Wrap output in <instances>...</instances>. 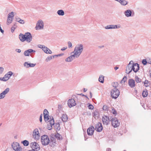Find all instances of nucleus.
Masks as SVG:
<instances>
[{"label":"nucleus","mask_w":151,"mask_h":151,"mask_svg":"<svg viewBox=\"0 0 151 151\" xmlns=\"http://www.w3.org/2000/svg\"><path fill=\"white\" fill-rule=\"evenodd\" d=\"M33 137L36 140L38 139L40 137L39 131L37 129H35L33 132Z\"/></svg>","instance_id":"8"},{"label":"nucleus","mask_w":151,"mask_h":151,"mask_svg":"<svg viewBox=\"0 0 151 151\" xmlns=\"http://www.w3.org/2000/svg\"><path fill=\"white\" fill-rule=\"evenodd\" d=\"M119 91L116 88L112 89L111 92V96L113 98L116 99L119 95Z\"/></svg>","instance_id":"3"},{"label":"nucleus","mask_w":151,"mask_h":151,"mask_svg":"<svg viewBox=\"0 0 151 151\" xmlns=\"http://www.w3.org/2000/svg\"><path fill=\"white\" fill-rule=\"evenodd\" d=\"M51 142H52L51 141L50 142V145L51 146H55V142H52V144H51Z\"/></svg>","instance_id":"58"},{"label":"nucleus","mask_w":151,"mask_h":151,"mask_svg":"<svg viewBox=\"0 0 151 151\" xmlns=\"http://www.w3.org/2000/svg\"><path fill=\"white\" fill-rule=\"evenodd\" d=\"M4 68L1 67H0V74H1L4 72Z\"/></svg>","instance_id":"49"},{"label":"nucleus","mask_w":151,"mask_h":151,"mask_svg":"<svg viewBox=\"0 0 151 151\" xmlns=\"http://www.w3.org/2000/svg\"><path fill=\"white\" fill-rule=\"evenodd\" d=\"M83 49V45L82 44H78L75 47L73 51L71 53V54H73L77 58L82 52Z\"/></svg>","instance_id":"1"},{"label":"nucleus","mask_w":151,"mask_h":151,"mask_svg":"<svg viewBox=\"0 0 151 151\" xmlns=\"http://www.w3.org/2000/svg\"><path fill=\"white\" fill-rule=\"evenodd\" d=\"M43 47H43V48L42 50L44 51L45 53L46 54H50L52 53V52L47 47L45 46Z\"/></svg>","instance_id":"23"},{"label":"nucleus","mask_w":151,"mask_h":151,"mask_svg":"<svg viewBox=\"0 0 151 151\" xmlns=\"http://www.w3.org/2000/svg\"><path fill=\"white\" fill-rule=\"evenodd\" d=\"M68 47L69 48H72V43L71 42H70V41H69L68 42Z\"/></svg>","instance_id":"45"},{"label":"nucleus","mask_w":151,"mask_h":151,"mask_svg":"<svg viewBox=\"0 0 151 151\" xmlns=\"http://www.w3.org/2000/svg\"><path fill=\"white\" fill-rule=\"evenodd\" d=\"M19 21V22H19L20 24H23L24 23V22L23 20L21 19Z\"/></svg>","instance_id":"54"},{"label":"nucleus","mask_w":151,"mask_h":151,"mask_svg":"<svg viewBox=\"0 0 151 151\" xmlns=\"http://www.w3.org/2000/svg\"><path fill=\"white\" fill-rule=\"evenodd\" d=\"M13 73L12 72L10 71L7 73L5 75V77L8 80L11 76L13 75Z\"/></svg>","instance_id":"24"},{"label":"nucleus","mask_w":151,"mask_h":151,"mask_svg":"<svg viewBox=\"0 0 151 151\" xmlns=\"http://www.w3.org/2000/svg\"><path fill=\"white\" fill-rule=\"evenodd\" d=\"M44 23L43 21L40 19L37 22L35 28L37 30L42 29H44Z\"/></svg>","instance_id":"4"},{"label":"nucleus","mask_w":151,"mask_h":151,"mask_svg":"<svg viewBox=\"0 0 151 151\" xmlns=\"http://www.w3.org/2000/svg\"><path fill=\"white\" fill-rule=\"evenodd\" d=\"M55 137L58 139L60 140L62 139V136L59 134L58 133L56 134Z\"/></svg>","instance_id":"34"},{"label":"nucleus","mask_w":151,"mask_h":151,"mask_svg":"<svg viewBox=\"0 0 151 151\" xmlns=\"http://www.w3.org/2000/svg\"><path fill=\"white\" fill-rule=\"evenodd\" d=\"M103 109L105 111H106L108 109V107L106 105H104L103 107Z\"/></svg>","instance_id":"48"},{"label":"nucleus","mask_w":151,"mask_h":151,"mask_svg":"<svg viewBox=\"0 0 151 151\" xmlns=\"http://www.w3.org/2000/svg\"><path fill=\"white\" fill-rule=\"evenodd\" d=\"M45 46L44 45H38V47L39 48H41L42 49L43 48V47H44V46Z\"/></svg>","instance_id":"56"},{"label":"nucleus","mask_w":151,"mask_h":151,"mask_svg":"<svg viewBox=\"0 0 151 151\" xmlns=\"http://www.w3.org/2000/svg\"><path fill=\"white\" fill-rule=\"evenodd\" d=\"M102 120L104 124L107 125L109 124L110 120L109 117L107 116H103Z\"/></svg>","instance_id":"12"},{"label":"nucleus","mask_w":151,"mask_h":151,"mask_svg":"<svg viewBox=\"0 0 151 151\" xmlns=\"http://www.w3.org/2000/svg\"><path fill=\"white\" fill-rule=\"evenodd\" d=\"M76 58H77L73 54H72L70 56L65 59V61L67 62H71L74 59Z\"/></svg>","instance_id":"20"},{"label":"nucleus","mask_w":151,"mask_h":151,"mask_svg":"<svg viewBox=\"0 0 151 151\" xmlns=\"http://www.w3.org/2000/svg\"><path fill=\"white\" fill-rule=\"evenodd\" d=\"M118 1L122 6H126L128 3V2L126 0H115Z\"/></svg>","instance_id":"22"},{"label":"nucleus","mask_w":151,"mask_h":151,"mask_svg":"<svg viewBox=\"0 0 151 151\" xmlns=\"http://www.w3.org/2000/svg\"><path fill=\"white\" fill-rule=\"evenodd\" d=\"M36 51L32 49H29L25 50L24 52V55L25 56H29L30 54L32 52H35Z\"/></svg>","instance_id":"18"},{"label":"nucleus","mask_w":151,"mask_h":151,"mask_svg":"<svg viewBox=\"0 0 151 151\" xmlns=\"http://www.w3.org/2000/svg\"><path fill=\"white\" fill-rule=\"evenodd\" d=\"M42 114H41L40 116V122H42Z\"/></svg>","instance_id":"59"},{"label":"nucleus","mask_w":151,"mask_h":151,"mask_svg":"<svg viewBox=\"0 0 151 151\" xmlns=\"http://www.w3.org/2000/svg\"><path fill=\"white\" fill-rule=\"evenodd\" d=\"M25 41L28 43L30 42L32 40V37L31 33L27 32L25 33Z\"/></svg>","instance_id":"10"},{"label":"nucleus","mask_w":151,"mask_h":151,"mask_svg":"<svg viewBox=\"0 0 151 151\" xmlns=\"http://www.w3.org/2000/svg\"><path fill=\"white\" fill-rule=\"evenodd\" d=\"M16 51L18 53H20L21 52V50L19 49H16Z\"/></svg>","instance_id":"60"},{"label":"nucleus","mask_w":151,"mask_h":151,"mask_svg":"<svg viewBox=\"0 0 151 151\" xmlns=\"http://www.w3.org/2000/svg\"><path fill=\"white\" fill-rule=\"evenodd\" d=\"M93 114V116H96L98 114V112L97 111H95L94 112Z\"/></svg>","instance_id":"55"},{"label":"nucleus","mask_w":151,"mask_h":151,"mask_svg":"<svg viewBox=\"0 0 151 151\" xmlns=\"http://www.w3.org/2000/svg\"><path fill=\"white\" fill-rule=\"evenodd\" d=\"M36 65V64L29 63L28 62H25L24 63V66L26 68H28L29 67H34Z\"/></svg>","instance_id":"21"},{"label":"nucleus","mask_w":151,"mask_h":151,"mask_svg":"<svg viewBox=\"0 0 151 151\" xmlns=\"http://www.w3.org/2000/svg\"><path fill=\"white\" fill-rule=\"evenodd\" d=\"M127 79V77L126 76H124L122 80L121 81V83H124L126 81Z\"/></svg>","instance_id":"38"},{"label":"nucleus","mask_w":151,"mask_h":151,"mask_svg":"<svg viewBox=\"0 0 151 151\" xmlns=\"http://www.w3.org/2000/svg\"><path fill=\"white\" fill-rule=\"evenodd\" d=\"M19 38L20 40L22 42H24L25 41V34L23 35L20 34L19 36Z\"/></svg>","instance_id":"26"},{"label":"nucleus","mask_w":151,"mask_h":151,"mask_svg":"<svg viewBox=\"0 0 151 151\" xmlns=\"http://www.w3.org/2000/svg\"><path fill=\"white\" fill-rule=\"evenodd\" d=\"M94 128L93 126H91L87 130V133L89 135H92L94 132Z\"/></svg>","instance_id":"19"},{"label":"nucleus","mask_w":151,"mask_h":151,"mask_svg":"<svg viewBox=\"0 0 151 151\" xmlns=\"http://www.w3.org/2000/svg\"><path fill=\"white\" fill-rule=\"evenodd\" d=\"M53 125H54V127L56 129V130H59L60 129V124L58 123H56L55 124L54 123Z\"/></svg>","instance_id":"27"},{"label":"nucleus","mask_w":151,"mask_h":151,"mask_svg":"<svg viewBox=\"0 0 151 151\" xmlns=\"http://www.w3.org/2000/svg\"><path fill=\"white\" fill-rule=\"evenodd\" d=\"M142 96L144 97H145L147 96L148 95V93L147 90L144 91L142 93Z\"/></svg>","instance_id":"31"},{"label":"nucleus","mask_w":151,"mask_h":151,"mask_svg":"<svg viewBox=\"0 0 151 151\" xmlns=\"http://www.w3.org/2000/svg\"><path fill=\"white\" fill-rule=\"evenodd\" d=\"M51 59H52V57L51 56H48L45 59V61L46 62H48Z\"/></svg>","instance_id":"44"},{"label":"nucleus","mask_w":151,"mask_h":151,"mask_svg":"<svg viewBox=\"0 0 151 151\" xmlns=\"http://www.w3.org/2000/svg\"><path fill=\"white\" fill-rule=\"evenodd\" d=\"M105 28L106 29H114V25H110L106 26Z\"/></svg>","instance_id":"33"},{"label":"nucleus","mask_w":151,"mask_h":151,"mask_svg":"<svg viewBox=\"0 0 151 151\" xmlns=\"http://www.w3.org/2000/svg\"><path fill=\"white\" fill-rule=\"evenodd\" d=\"M54 124V121L53 119H50L48 122L47 128L49 130H51L52 129V126Z\"/></svg>","instance_id":"15"},{"label":"nucleus","mask_w":151,"mask_h":151,"mask_svg":"<svg viewBox=\"0 0 151 151\" xmlns=\"http://www.w3.org/2000/svg\"><path fill=\"white\" fill-rule=\"evenodd\" d=\"M132 69L135 73L137 72L139 69V65L137 63H134L133 62L132 64Z\"/></svg>","instance_id":"14"},{"label":"nucleus","mask_w":151,"mask_h":151,"mask_svg":"<svg viewBox=\"0 0 151 151\" xmlns=\"http://www.w3.org/2000/svg\"><path fill=\"white\" fill-rule=\"evenodd\" d=\"M61 119L63 122H66L68 120V118L66 114H63L61 117Z\"/></svg>","instance_id":"25"},{"label":"nucleus","mask_w":151,"mask_h":151,"mask_svg":"<svg viewBox=\"0 0 151 151\" xmlns=\"http://www.w3.org/2000/svg\"><path fill=\"white\" fill-rule=\"evenodd\" d=\"M30 146L32 148V150L35 151H38L40 150L39 145L35 142L31 143Z\"/></svg>","instance_id":"6"},{"label":"nucleus","mask_w":151,"mask_h":151,"mask_svg":"<svg viewBox=\"0 0 151 151\" xmlns=\"http://www.w3.org/2000/svg\"><path fill=\"white\" fill-rule=\"evenodd\" d=\"M14 16V13L13 12H12L8 14V17L13 19Z\"/></svg>","instance_id":"35"},{"label":"nucleus","mask_w":151,"mask_h":151,"mask_svg":"<svg viewBox=\"0 0 151 151\" xmlns=\"http://www.w3.org/2000/svg\"><path fill=\"white\" fill-rule=\"evenodd\" d=\"M135 81L137 83H140L141 81V80L137 76L135 77Z\"/></svg>","instance_id":"37"},{"label":"nucleus","mask_w":151,"mask_h":151,"mask_svg":"<svg viewBox=\"0 0 151 151\" xmlns=\"http://www.w3.org/2000/svg\"><path fill=\"white\" fill-rule=\"evenodd\" d=\"M88 108L90 109H93V106L91 104H89L88 106Z\"/></svg>","instance_id":"53"},{"label":"nucleus","mask_w":151,"mask_h":151,"mask_svg":"<svg viewBox=\"0 0 151 151\" xmlns=\"http://www.w3.org/2000/svg\"><path fill=\"white\" fill-rule=\"evenodd\" d=\"M125 16L127 17L134 16V13L133 10L130 9H127L124 12Z\"/></svg>","instance_id":"7"},{"label":"nucleus","mask_w":151,"mask_h":151,"mask_svg":"<svg viewBox=\"0 0 151 151\" xmlns=\"http://www.w3.org/2000/svg\"><path fill=\"white\" fill-rule=\"evenodd\" d=\"M12 147L15 151H21L22 150V148L19 144L17 142H14L12 145Z\"/></svg>","instance_id":"5"},{"label":"nucleus","mask_w":151,"mask_h":151,"mask_svg":"<svg viewBox=\"0 0 151 151\" xmlns=\"http://www.w3.org/2000/svg\"><path fill=\"white\" fill-rule=\"evenodd\" d=\"M45 121L46 122L49 119V116L48 115L44 116Z\"/></svg>","instance_id":"42"},{"label":"nucleus","mask_w":151,"mask_h":151,"mask_svg":"<svg viewBox=\"0 0 151 151\" xmlns=\"http://www.w3.org/2000/svg\"><path fill=\"white\" fill-rule=\"evenodd\" d=\"M57 13L59 15L62 16H63L65 14L64 11L61 9L58 10L57 11Z\"/></svg>","instance_id":"28"},{"label":"nucleus","mask_w":151,"mask_h":151,"mask_svg":"<svg viewBox=\"0 0 151 151\" xmlns=\"http://www.w3.org/2000/svg\"><path fill=\"white\" fill-rule=\"evenodd\" d=\"M67 48V47H64L62 48L61 49V50L62 51H64Z\"/></svg>","instance_id":"64"},{"label":"nucleus","mask_w":151,"mask_h":151,"mask_svg":"<svg viewBox=\"0 0 151 151\" xmlns=\"http://www.w3.org/2000/svg\"><path fill=\"white\" fill-rule=\"evenodd\" d=\"M121 27V26L119 24L117 25H114V29H119Z\"/></svg>","instance_id":"43"},{"label":"nucleus","mask_w":151,"mask_h":151,"mask_svg":"<svg viewBox=\"0 0 151 151\" xmlns=\"http://www.w3.org/2000/svg\"><path fill=\"white\" fill-rule=\"evenodd\" d=\"M68 104L69 107L70 108L75 106L76 105V103L74 99H71L68 100Z\"/></svg>","instance_id":"13"},{"label":"nucleus","mask_w":151,"mask_h":151,"mask_svg":"<svg viewBox=\"0 0 151 151\" xmlns=\"http://www.w3.org/2000/svg\"><path fill=\"white\" fill-rule=\"evenodd\" d=\"M147 63H150V64H151V59H149L148 60V59H147Z\"/></svg>","instance_id":"61"},{"label":"nucleus","mask_w":151,"mask_h":151,"mask_svg":"<svg viewBox=\"0 0 151 151\" xmlns=\"http://www.w3.org/2000/svg\"><path fill=\"white\" fill-rule=\"evenodd\" d=\"M8 79L6 78V77H5V76H4L3 77H1L0 78V80L4 81H6L8 80Z\"/></svg>","instance_id":"41"},{"label":"nucleus","mask_w":151,"mask_h":151,"mask_svg":"<svg viewBox=\"0 0 151 151\" xmlns=\"http://www.w3.org/2000/svg\"><path fill=\"white\" fill-rule=\"evenodd\" d=\"M22 143L25 146H27L29 145V142L27 140H24L22 142Z\"/></svg>","instance_id":"36"},{"label":"nucleus","mask_w":151,"mask_h":151,"mask_svg":"<svg viewBox=\"0 0 151 151\" xmlns=\"http://www.w3.org/2000/svg\"><path fill=\"white\" fill-rule=\"evenodd\" d=\"M104 76L102 75H101L99 78V81L101 83H103L104 81Z\"/></svg>","instance_id":"29"},{"label":"nucleus","mask_w":151,"mask_h":151,"mask_svg":"<svg viewBox=\"0 0 151 151\" xmlns=\"http://www.w3.org/2000/svg\"><path fill=\"white\" fill-rule=\"evenodd\" d=\"M10 89L9 88H6L4 91L2 92V93L5 96L9 91Z\"/></svg>","instance_id":"30"},{"label":"nucleus","mask_w":151,"mask_h":151,"mask_svg":"<svg viewBox=\"0 0 151 151\" xmlns=\"http://www.w3.org/2000/svg\"><path fill=\"white\" fill-rule=\"evenodd\" d=\"M111 124L114 127H116L119 125V122L117 119L116 117L112 118L111 119Z\"/></svg>","instance_id":"9"},{"label":"nucleus","mask_w":151,"mask_h":151,"mask_svg":"<svg viewBox=\"0 0 151 151\" xmlns=\"http://www.w3.org/2000/svg\"><path fill=\"white\" fill-rule=\"evenodd\" d=\"M17 27V26L16 24H14L13 26H12L11 28V32L13 33L16 28Z\"/></svg>","instance_id":"39"},{"label":"nucleus","mask_w":151,"mask_h":151,"mask_svg":"<svg viewBox=\"0 0 151 151\" xmlns=\"http://www.w3.org/2000/svg\"><path fill=\"white\" fill-rule=\"evenodd\" d=\"M5 97V96L2 93H0V99H3Z\"/></svg>","instance_id":"51"},{"label":"nucleus","mask_w":151,"mask_h":151,"mask_svg":"<svg viewBox=\"0 0 151 151\" xmlns=\"http://www.w3.org/2000/svg\"><path fill=\"white\" fill-rule=\"evenodd\" d=\"M149 83V82L148 80H145V81L144 82V84L145 85V87H147L148 86H149L148 85V84Z\"/></svg>","instance_id":"47"},{"label":"nucleus","mask_w":151,"mask_h":151,"mask_svg":"<svg viewBox=\"0 0 151 151\" xmlns=\"http://www.w3.org/2000/svg\"><path fill=\"white\" fill-rule=\"evenodd\" d=\"M58 108L59 109H61L62 108V106L61 105H59L58 106Z\"/></svg>","instance_id":"63"},{"label":"nucleus","mask_w":151,"mask_h":151,"mask_svg":"<svg viewBox=\"0 0 151 151\" xmlns=\"http://www.w3.org/2000/svg\"><path fill=\"white\" fill-rule=\"evenodd\" d=\"M15 19L16 21L18 22H19V20H20L21 19L19 17L17 16L15 18Z\"/></svg>","instance_id":"52"},{"label":"nucleus","mask_w":151,"mask_h":151,"mask_svg":"<svg viewBox=\"0 0 151 151\" xmlns=\"http://www.w3.org/2000/svg\"><path fill=\"white\" fill-rule=\"evenodd\" d=\"M103 129V127L101 123L98 122L96 124L95 126V129L97 132H101Z\"/></svg>","instance_id":"16"},{"label":"nucleus","mask_w":151,"mask_h":151,"mask_svg":"<svg viewBox=\"0 0 151 151\" xmlns=\"http://www.w3.org/2000/svg\"><path fill=\"white\" fill-rule=\"evenodd\" d=\"M142 63L144 65H146L147 63V60L146 59H143L142 61Z\"/></svg>","instance_id":"50"},{"label":"nucleus","mask_w":151,"mask_h":151,"mask_svg":"<svg viewBox=\"0 0 151 151\" xmlns=\"http://www.w3.org/2000/svg\"><path fill=\"white\" fill-rule=\"evenodd\" d=\"M112 85L113 87H114V88H116L118 86V84L117 82H114L112 83Z\"/></svg>","instance_id":"40"},{"label":"nucleus","mask_w":151,"mask_h":151,"mask_svg":"<svg viewBox=\"0 0 151 151\" xmlns=\"http://www.w3.org/2000/svg\"><path fill=\"white\" fill-rule=\"evenodd\" d=\"M0 31L2 33H3V34L4 33V31L3 29H2L0 26Z\"/></svg>","instance_id":"62"},{"label":"nucleus","mask_w":151,"mask_h":151,"mask_svg":"<svg viewBox=\"0 0 151 151\" xmlns=\"http://www.w3.org/2000/svg\"><path fill=\"white\" fill-rule=\"evenodd\" d=\"M41 140L42 144L43 145H47L50 143V140L48 137L46 135L42 136Z\"/></svg>","instance_id":"2"},{"label":"nucleus","mask_w":151,"mask_h":151,"mask_svg":"<svg viewBox=\"0 0 151 151\" xmlns=\"http://www.w3.org/2000/svg\"><path fill=\"white\" fill-rule=\"evenodd\" d=\"M13 18H10L9 17H8L7 20V24H11L12 22Z\"/></svg>","instance_id":"32"},{"label":"nucleus","mask_w":151,"mask_h":151,"mask_svg":"<svg viewBox=\"0 0 151 151\" xmlns=\"http://www.w3.org/2000/svg\"><path fill=\"white\" fill-rule=\"evenodd\" d=\"M48 112L47 110L46 109H45L43 112L44 116L48 115Z\"/></svg>","instance_id":"46"},{"label":"nucleus","mask_w":151,"mask_h":151,"mask_svg":"<svg viewBox=\"0 0 151 151\" xmlns=\"http://www.w3.org/2000/svg\"><path fill=\"white\" fill-rule=\"evenodd\" d=\"M111 112H112L113 114H116V112L114 109H112Z\"/></svg>","instance_id":"57"},{"label":"nucleus","mask_w":151,"mask_h":151,"mask_svg":"<svg viewBox=\"0 0 151 151\" xmlns=\"http://www.w3.org/2000/svg\"><path fill=\"white\" fill-rule=\"evenodd\" d=\"M128 84L131 88H133L135 86V81L133 79H130L128 80Z\"/></svg>","instance_id":"17"},{"label":"nucleus","mask_w":151,"mask_h":151,"mask_svg":"<svg viewBox=\"0 0 151 151\" xmlns=\"http://www.w3.org/2000/svg\"><path fill=\"white\" fill-rule=\"evenodd\" d=\"M133 63V61L131 60L129 62L128 65L126 67V73L127 74H129L132 71V64Z\"/></svg>","instance_id":"11"}]
</instances>
